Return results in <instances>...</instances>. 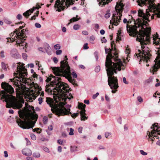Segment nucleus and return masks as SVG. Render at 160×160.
<instances>
[{
  "label": "nucleus",
  "mask_w": 160,
  "mask_h": 160,
  "mask_svg": "<svg viewBox=\"0 0 160 160\" xmlns=\"http://www.w3.org/2000/svg\"><path fill=\"white\" fill-rule=\"evenodd\" d=\"M138 5L142 6L146 5L148 6V9H146L145 13L143 10L139 9L138 11V15L139 18L136 20L135 23L139 27H141V30L139 32L137 31V27L136 25L129 26L127 18L123 20V22L127 23V30L130 36H137L136 40L138 41L141 44L142 51L138 50L136 55L137 58L147 63L149 60L150 54L149 48L144 45L148 44L150 41V34L151 28L146 27L147 20L150 16L151 19L160 18V4L157 5L154 3V0H137Z\"/></svg>",
  "instance_id": "nucleus-1"
},
{
  "label": "nucleus",
  "mask_w": 160,
  "mask_h": 160,
  "mask_svg": "<svg viewBox=\"0 0 160 160\" xmlns=\"http://www.w3.org/2000/svg\"><path fill=\"white\" fill-rule=\"evenodd\" d=\"M24 64L20 62L18 63L17 66V71L14 73V78L10 79V80L12 82L14 85L18 87L16 89L24 90L25 88H29L34 87L38 90H32L28 94V98L30 102H32L37 97L38 95L43 96L44 92L40 89L39 86L37 84L31 82L30 80L27 79L25 77L27 73V69L24 66Z\"/></svg>",
  "instance_id": "nucleus-2"
},
{
  "label": "nucleus",
  "mask_w": 160,
  "mask_h": 160,
  "mask_svg": "<svg viewBox=\"0 0 160 160\" xmlns=\"http://www.w3.org/2000/svg\"><path fill=\"white\" fill-rule=\"evenodd\" d=\"M61 78L56 77L51 75L47 78L46 80L47 82L51 81L50 83L47 84L45 91L48 93L54 95L56 102L60 101L59 104L62 102H65L67 98L69 99L72 98V95L67 96L70 88L68 85L60 81Z\"/></svg>",
  "instance_id": "nucleus-3"
},
{
  "label": "nucleus",
  "mask_w": 160,
  "mask_h": 160,
  "mask_svg": "<svg viewBox=\"0 0 160 160\" xmlns=\"http://www.w3.org/2000/svg\"><path fill=\"white\" fill-rule=\"evenodd\" d=\"M106 53L107 54L105 62L106 69L108 76V85L112 89V92L115 93L117 91V89L118 87V79L116 77L113 75L114 73H116L117 71H120L122 69L123 70L124 68H121L123 66L122 63L120 59L117 58L118 53L116 52H114V55L115 58H114L115 63L112 62L111 59L112 58V49H105Z\"/></svg>",
  "instance_id": "nucleus-4"
},
{
  "label": "nucleus",
  "mask_w": 160,
  "mask_h": 160,
  "mask_svg": "<svg viewBox=\"0 0 160 160\" xmlns=\"http://www.w3.org/2000/svg\"><path fill=\"white\" fill-rule=\"evenodd\" d=\"M25 105V107L23 109L18 111L19 117L23 121L19 119L16 120V122L21 128L28 129L32 128L34 126L38 115L33 113V107L28 105L27 103Z\"/></svg>",
  "instance_id": "nucleus-5"
},
{
  "label": "nucleus",
  "mask_w": 160,
  "mask_h": 160,
  "mask_svg": "<svg viewBox=\"0 0 160 160\" xmlns=\"http://www.w3.org/2000/svg\"><path fill=\"white\" fill-rule=\"evenodd\" d=\"M1 85L2 88L4 91L0 92V99L3 102H6V108H10L12 107L14 109H18L21 108L22 106V104L24 103V101L18 100L15 97L6 93L11 94L14 92L12 87L6 82H2Z\"/></svg>",
  "instance_id": "nucleus-6"
},
{
  "label": "nucleus",
  "mask_w": 160,
  "mask_h": 160,
  "mask_svg": "<svg viewBox=\"0 0 160 160\" xmlns=\"http://www.w3.org/2000/svg\"><path fill=\"white\" fill-rule=\"evenodd\" d=\"M46 102L51 108L52 111L55 112L58 116L66 115L70 114L71 117L73 118H76L78 115V113L72 114L70 112L71 106L68 105L66 106L67 109L64 107L65 102H62L60 104H55L53 100L50 98H46Z\"/></svg>",
  "instance_id": "nucleus-7"
},
{
  "label": "nucleus",
  "mask_w": 160,
  "mask_h": 160,
  "mask_svg": "<svg viewBox=\"0 0 160 160\" xmlns=\"http://www.w3.org/2000/svg\"><path fill=\"white\" fill-rule=\"evenodd\" d=\"M65 57L66 60L61 62V67H52V70L56 76L65 77L70 82L73 83L74 80L71 76L70 67L67 61L68 60L67 56Z\"/></svg>",
  "instance_id": "nucleus-8"
},
{
  "label": "nucleus",
  "mask_w": 160,
  "mask_h": 160,
  "mask_svg": "<svg viewBox=\"0 0 160 160\" xmlns=\"http://www.w3.org/2000/svg\"><path fill=\"white\" fill-rule=\"evenodd\" d=\"M19 29H16L13 32L10 34V39H9L10 41H15L17 44L20 47L21 49H24L27 46V43L24 41L26 38L25 34L26 30L23 29L19 31L18 30Z\"/></svg>",
  "instance_id": "nucleus-9"
},
{
  "label": "nucleus",
  "mask_w": 160,
  "mask_h": 160,
  "mask_svg": "<svg viewBox=\"0 0 160 160\" xmlns=\"http://www.w3.org/2000/svg\"><path fill=\"white\" fill-rule=\"evenodd\" d=\"M124 6V5L121 1H118L117 2L115 7L116 11L113 13L112 19L110 21V23L112 24L111 26H117L121 21L122 12ZM111 26H109V28H110Z\"/></svg>",
  "instance_id": "nucleus-10"
},
{
  "label": "nucleus",
  "mask_w": 160,
  "mask_h": 160,
  "mask_svg": "<svg viewBox=\"0 0 160 160\" xmlns=\"http://www.w3.org/2000/svg\"><path fill=\"white\" fill-rule=\"evenodd\" d=\"M158 135H160V127L158 126V123H155L153 124L147 132L145 138L148 141H151L152 142L151 144H152L154 139V137L159 139V137Z\"/></svg>",
  "instance_id": "nucleus-11"
},
{
  "label": "nucleus",
  "mask_w": 160,
  "mask_h": 160,
  "mask_svg": "<svg viewBox=\"0 0 160 160\" xmlns=\"http://www.w3.org/2000/svg\"><path fill=\"white\" fill-rule=\"evenodd\" d=\"M155 64L151 68L150 71L151 72L154 74V72H157L158 68H160V57L157 56L155 60Z\"/></svg>",
  "instance_id": "nucleus-12"
},
{
  "label": "nucleus",
  "mask_w": 160,
  "mask_h": 160,
  "mask_svg": "<svg viewBox=\"0 0 160 160\" xmlns=\"http://www.w3.org/2000/svg\"><path fill=\"white\" fill-rule=\"evenodd\" d=\"M41 7L40 4L39 3H37L36 5V7H33L32 9H29L23 13V15L26 18H28L29 16L30 13H32L33 11L36 9H39Z\"/></svg>",
  "instance_id": "nucleus-13"
},
{
  "label": "nucleus",
  "mask_w": 160,
  "mask_h": 160,
  "mask_svg": "<svg viewBox=\"0 0 160 160\" xmlns=\"http://www.w3.org/2000/svg\"><path fill=\"white\" fill-rule=\"evenodd\" d=\"M153 43L156 45H158L160 47V39L158 38V33L156 32L155 34L153 35Z\"/></svg>",
  "instance_id": "nucleus-14"
},
{
  "label": "nucleus",
  "mask_w": 160,
  "mask_h": 160,
  "mask_svg": "<svg viewBox=\"0 0 160 160\" xmlns=\"http://www.w3.org/2000/svg\"><path fill=\"white\" fill-rule=\"evenodd\" d=\"M22 152L23 155L26 156H31L32 154L31 150L28 148H25L22 149Z\"/></svg>",
  "instance_id": "nucleus-15"
},
{
  "label": "nucleus",
  "mask_w": 160,
  "mask_h": 160,
  "mask_svg": "<svg viewBox=\"0 0 160 160\" xmlns=\"http://www.w3.org/2000/svg\"><path fill=\"white\" fill-rule=\"evenodd\" d=\"M112 0H98L99 6H102L110 2Z\"/></svg>",
  "instance_id": "nucleus-16"
},
{
  "label": "nucleus",
  "mask_w": 160,
  "mask_h": 160,
  "mask_svg": "<svg viewBox=\"0 0 160 160\" xmlns=\"http://www.w3.org/2000/svg\"><path fill=\"white\" fill-rule=\"evenodd\" d=\"M85 111H80V113L81 118V120H85L87 119L88 117L85 115L86 113H85Z\"/></svg>",
  "instance_id": "nucleus-17"
},
{
  "label": "nucleus",
  "mask_w": 160,
  "mask_h": 160,
  "mask_svg": "<svg viewBox=\"0 0 160 160\" xmlns=\"http://www.w3.org/2000/svg\"><path fill=\"white\" fill-rule=\"evenodd\" d=\"M85 105L83 103H79L78 105V108L79 109H81L80 111H85Z\"/></svg>",
  "instance_id": "nucleus-18"
},
{
  "label": "nucleus",
  "mask_w": 160,
  "mask_h": 160,
  "mask_svg": "<svg viewBox=\"0 0 160 160\" xmlns=\"http://www.w3.org/2000/svg\"><path fill=\"white\" fill-rule=\"evenodd\" d=\"M44 48L45 50L47 52V53L49 55H51V53L49 51L51 48L48 44H46L44 45Z\"/></svg>",
  "instance_id": "nucleus-19"
},
{
  "label": "nucleus",
  "mask_w": 160,
  "mask_h": 160,
  "mask_svg": "<svg viewBox=\"0 0 160 160\" xmlns=\"http://www.w3.org/2000/svg\"><path fill=\"white\" fill-rule=\"evenodd\" d=\"M80 19V18L77 15L76 17H73L70 20V23L72 22L77 21Z\"/></svg>",
  "instance_id": "nucleus-20"
},
{
  "label": "nucleus",
  "mask_w": 160,
  "mask_h": 160,
  "mask_svg": "<svg viewBox=\"0 0 160 160\" xmlns=\"http://www.w3.org/2000/svg\"><path fill=\"white\" fill-rule=\"evenodd\" d=\"M110 16L111 14L110 13V10H108L107 11L104 15L105 18H108L110 17Z\"/></svg>",
  "instance_id": "nucleus-21"
},
{
  "label": "nucleus",
  "mask_w": 160,
  "mask_h": 160,
  "mask_svg": "<svg viewBox=\"0 0 160 160\" xmlns=\"http://www.w3.org/2000/svg\"><path fill=\"white\" fill-rule=\"evenodd\" d=\"M126 54H127V58L126 59L128 60V61H129L128 60V57L129 56V54L130 52V50L129 48H127L126 50L125 51Z\"/></svg>",
  "instance_id": "nucleus-22"
},
{
  "label": "nucleus",
  "mask_w": 160,
  "mask_h": 160,
  "mask_svg": "<svg viewBox=\"0 0 160 160\" xmlns=\"http://www.w3.org/2000/svg\"><path fill=\"white\" fill-rule=\"evenodd\" d=\"M33 156L35 158H38L40 157V154L38 152H35L33 153Z\"/></svg>",
  "instance_id": "nucleus-23"
},
{
  "label": "nucleus",
  "mask_w": 160,
  "mask_h": 160,
  "mask_svg": "<svg viewBox=\"0 0 160 160\" xmlns=\"http://www.w3.org/2000/svg\"><path fill=\"white\" fill-rule=\"evenodd\" d=\"M4 22L6 24H10L12 23V22L10 20L8 19H5Z\"/></svg>",
  "instance_id": "nucleus-24"
},
{
  "label": "nucleus",
  "mask_w": 160,
  "mask_h": 160,
  "mask_svg": "<svg viewBox=\"0 0 160 160\" xmlns=\"http://www.w3.org/2000/svg\"><path fill=\"white\" fill-rule=\"evenodd\" d=\"M127 18L128 21V23H131V22L132 19V16L129 15L128 17Z\"/></svg>",
  "instance_id": "nucleus-25"
},
{
  "label": "nucleus",
  "mask_w": 160,
  "mask_h": 160,
  "mask_svg": "<svg viewBox=\"0 0 160 160\" xmlns=\"http://www.w3.org/2000/svg\"><path fill=\"white\" fill-rule=\"evenodd\" d=\"M80 26L78 24H75L73 26V29L75 30H78L79 29Z\"/></svg>",
  "instance_id": "nucleus-26"
},
{
  "label": "nucleus",
  "mask_w": 160,
  "mask_h": 160,
  "mask_svg": "<svg viewBox=\"0 0 160 160\" xmlns=\"http://www.w3.org/2000/svg\"><path fill=\"white\" fill-rule=\"evenodd\" d=\"M70 132H69V135H72L74 134V130L72 128H70L69 129Z\"/></svg>",
  "instance_id": "nucleus-27"
},
{
  "label": "nucleus",
  "mask_w": 160,
  "mask_h": 160,
  "mask_svg": "<svg viewBox=\"0 0 160 160\" xmlns=\"http://www.w3.org/2000/svg\"><path fill=\"white\" fill-rule=\"evenodd\" d=\"M39 13V11H37V13L35 14L32 17L31 19L32 20L35 19L36 17L38 16Z\"/></svg>",
  "instance_id": "nucleus-28"
},
{
  "label": "nucleus",
  "mask_w": 160,
  "mask_h": 160,
  "mask_svg": "<svg viewBox=\"0 0 160 160\" xmlns=\"http://www.w3.org/2000/svg\"><path fill=\"white\" fill-rule=\"evenodd\" d=\"M77 147L76 146H71V152H74L77 150Z\"/></svg>",
  "instance_id": "nucleus-29"
},
{
  "label": "nucleus",
  "mask_w": 160,
  "mask_h": 160,
  "mask_svg": "<svg viewBox=\"0 0 160 160\" xmlns=\"http://www.w3.org/2000/svg\"><path fill=\"white\" fill-rule=\"evenodd\" d=\"M140 152L141 154L143 156H146L148 154V153L147 152H144L143 150H140Z\"/></svg>",
  "instance_id": "nucleus-30"
},
{
  "label": "nucleus",
  "mask_w": 160,
  "mask_h": 160,
  "mask_svg": "<svg viewBox=\"0 0 160 160\" xmlns=\"http://www.w3.org/2000/svg\"><path fill=\"white\" fill-rule=\"evenodd\" d=\"M111 133L110 132H106L105 133V136L106 138H108V137L111 135Z\"/></svg>",
  "instance_id": "nucleus-31"
},
{
  "label": "nucleus",
  "mask_w": 160,
  "mask_h": 160,
  "mask_svg": "<svg viewBox=\"0 0 160 160\" xmlns=\"http://www.w3.org/2000/svg\"><path fill=\"white\" fill-rule=\"evenodd\" d=\"M95 39V37L93 36H91L90 38V42L92 43L93 41Z\"/></svg>",
  "instance_id": "nucleus-32"
},
{
  "label": "nucleus",
  "mask_w": 160,
  "mask_h": 160,
  "mask_svg": "<svg viewBox=\"0 0 160 160\" xmlns=\"http://www.w3.org/2000/svg\"><path fill=\"white\" fill-rule=\"evenodd\" d=\"M43 150L47 152H49V149L46 147H44L42 148Z\"/></svg>",
  "instance_id": "nucleus-33"
},
{
  "label": "nucleus",
  "mask_w": 160,
  "mask_h": 160,
  "mask_svg": "<svg viewBox=\"0 0 160 160\" xmlns=\"http://www.w3.org/2000/svg\"><path fill=\"white\" fill-rule=\"evenodd\" d=\"M16 18L19 20H21L22 18V16L20 14H18L16 17Z\"/></svg>",
  "instance_id": "nucleus-34"
},
{
  "label": "nucleus",
  "mask_w": 160,
  "mask_h": 160,
  "mask_svg": "<svg viewBox=\"0 0 160 160\" xmlns=\"http://www.w3.org/2000/svg\"><path fill=\"white\" fill-rule=\"evenodd\" d=\"M38 103L39 104H41L42 102V97H40L38 99Z\"/></svg>",
  "instance_id": "nucleus-35"
},
{
  "label": "nucleus",
  "mask_w": 160,
  "mask_h": 160,
  "mask_svg": "<svg viewBox=\"0 0 160 160\" xmlns=\"http://www.w3.org/2000/svg\"><path fill=\"white\" fill-rule=\"evenodd\" d=\"M60 46L59 44H57L54 45V47L55 49H59L60 48Z\"/></svg>",
  "instance_id": "nucleus-36"
},
{
  "label": "nucleus",
  "mask_w": 160,
  "mask_h": 160,
  "mask_svg": "<svg viewBox=\"0 0 160 160\" xmlns=\"http://www.w3.org/2000/svg\"><path fill=\"white\" fill-rule=\"evenodd\" d=\"M83 48L84 49H87L89 48V47L88 46V43H86L84 45Z\"/></svg>",
  "instance_id": "nucleus-37"
},
{
  "label": "nucleus",
  "mask_w": 160,
  "mask_h": 160,
  "mask_svg": "<svg viewBox=\"0 0 160 160\" xmlns=\"http://www.w3.org/2000/svg\"><path fill=\"white\" fill-rule=\"evenodd\" d=\"M100 70V67L99 66H97L95 68V71L96 72H99Z\"/></svg>",
  "instance_id": "nucleus-38"
},
{
  "label": "nucleus",
  "mask_w": 160,
  "mask_h": 160,
  "mask_svg": "<svg viewBox=\"0 0 160 160\" xmlns=\"http://www.w3.org/2000/svg\"><path fill=\"white\" fill-rule=\"evenodd\" d=\"M33 131L34 132L36 131L37 133H40L41 131L39 128H37L33 129Z\"/></svg>",
  "instance_id": "nucleus-39"
},
{
  "label": "nucleus",
  "mask_w": 160,
  "mask_h": 160,
  "mask_svg": "<svg viewBox=\"0 0 160 160\" xmlns=\"http://www.w3.org/2000/svg\"><path fill=\"white\" fill-rule=\"evenodd\" d=\"M99 93L98 92H97L95 94L93 95L92 98L93 99H95L99 95Z\"/></svg>",
  "instance_id": "nucleus-40"
},
{
  "label": "nucleus",
  "mask_w": 160,
  "mask_h": 160,
  "mask_svg": "<svg viewBox=\"0 0 160 160\" xmlns=\"http://www.w3.org/2000/svg\"><path fill=\"white\" fill-rule=\"evenodd\" d=\"M98 148L99 150H104L105 149V147L102 145H99Z\"/></svg>",
  "instance_id": "nucleus-41"
},
{
  "label": "nucleus",
  "mask_w": 160,
  "mask_h": 160,
  "mask_svg": "<svg viewBox=\"0 0 160 160\" xmlns=\"http://www.w3.org/2000/svg\"><path fill=\"white\" fill-rule=\"evenodd\" d=\"M31 139L33 140H35L36 139L35 135L34 134H31Z\"/></svg>",
  "instance_id": "nucleus-42"
},
{
  "label": "nucleus",
  "mask_w": 160,
  "mask_h": 160,
  "mask_svg": "<svg viewBox=\"0 0 160 160\" xmlns=\"http://www.w3.org/2000/svg\"><path fill=\"white\" fill-rule=\"evenodd\" d=\"M137 99L140 102H142L143 101L142 99L140 97H138Z\"/></svg>",
  "instance_id": "nucleus-43"
},
{
  "label": "nucleus",
  "mask_w": 160,
  "mask_h": 160,
  "mask_svg": "<svg viewBox=\"0 0 160 160\" xmlns=\"http://www.w3.org/2000/svg\"><path fill=\"white\" fill-rule=\"evenodd\" d=\"M123 83L126 84H128V82L127 81L125 77L123 78Z\"/></svg>",
  "instance_id": "nucleus-44"
},
{
  "label": "nucleus",
  "mask_w": 160,
  "mask_h": 160,
  "mask_svg": "<svg viewBox=\"0 0 160 160\" xmlns=\"http://www.w3.org/2000/svg\"><path fill=\"white\" fill-rule=\"evenodd\" d=\"M72 76L73 78H76L77 77V75L76 72H73L72 73Z\"/></svg>",
  "instance_id": "nucleus-45"
},
{
  "label": "nucleus",
  "mask_w": 160,
  "mask_h": 160,
  "mask_svg": "<svg viewBox=\"0 0 160 160\" xmlns=\"http://www.w3.org/2000/svg\"><path fill=\"white\" fill-rule=\"evenodd\" d=\"M35 26L37 28H40L41 27V25L39 23H36L35 24Z\"/></svg>",
  "instance_id": "nucleus-46"
},
{
  "label": "nucleus",
  "mask_w": 160,
  "mask_h": 160,
  "mask_svg": "<svg viewBox=\"0 0 160 160\" xmlns=\"http://www.w3.org/2000/svg\"><path fill=\"white\" fill-rule=\"evenodd\" d=\"M58 142L60 144V145H62L63 143V140H61V139H59L58 140Z\"/></svg>",
  "instance_id": "nucleus-47"
},
{
  "label": "nucleus",
  "mask_w": 160,
  "mask_h": 160,
  "mask_svg": "<svg viewBox=\"0 0 160 160\" xmlns=\"http://www.w3.org/2000/svg\"><path fill=\"white\" fill-rule=\"evenodd\" d=\"M94 55L95 57V58L96 59V60H98V53L97 52H95L94 53Z\"/></svg>",
  "instance_id": "nucleus-48"
},
{
  "label": "nucleus",
  "mask_w": 160,
  "mask_h": 160,
  "mask_svg": "<svg viewBox=\"0 0 160 160\" xmlns=\"http://www.w3.org/2000/svg\"><path fill=\"white\" fill-rule=\"evenodd\" d=\"M82 127H80L78 129V131L79 133H82Z\"/></svg>",
  "instance_id": "nucleus-49"
},
{
  "label": "nucleus",
  "mask_w": 160,
  "mask_h": 160,
  "mask_svg": "<svg viewBox=\"0 0 160 160\" xmlns=\"http://www.w3.org/2000/svg\"><path fill=\"white\" fill-rule=\"evenodd\" d=\"M48 119L47 118L44 117L43 118V122L44 124H46L47 122Z\"/></svg>",
  "instance_id": "nucleus-50"
},
{
  "label": "nucleus",
  "mask_w": 160,
  "mask_h": 160,
  "mask_svg": "<svg viewBox=\"0 0 160 160\" xmlns=\"http://www.w3.org/2000/svg\"><path fill=\"white\" fill-rule=\"evenodd\" d=\"M62 51L61 50H57L56 52V54L57 55H59L61 53Z\"/></svg>",
  "instance_id": "nucleus-51"
},
{
  "label": "nucleus",
  "mask_w": 160,
  "mask_h": 160,
  "mask_svg": "<svg viewBox=\"0 0 160 160\" xmlns=\"http://www.w3.org/2000/svg\"><path fill=\"white\" fill-rule=\"evenodd\" d=\"M32 76L33 78H36L37 79V78H38V76L37 74H36L35 73H34L33 74Z\"/></svg>",
  "instance_id": "nucleus-52"
},
{
  "label": "nucleus",
  "mask_w": 160,
  "mask_h": 160,
  "mask_svg": "<svg viewBox=\"0 0 160 160\" xmlns=\"http://www.w3.org/2000/svg\"><path fill=\"white\" fill-rule=\"evenodd\" d=\"M23 58L24 59H26L27 58V55L26 53H23L22 54Z\"/></svg>",
  "instance_id": "nucleus-53"
},
{
  "label": "nucleus",
  "mask_w": 160,
  "mask_h": 160,
  "mask_svg": "<svg viewBox=\"0 0 160 160\" xmlns=\"http://www.w3.org/2000/svg\"><path fill=\"white\" fill-rule=\"evenodd\" d=\"M62 150V148L61 146H59L58 147V151L59 152H61Z\"/></svg>",
  "instance_id": "nucleus-54"
},
{
  "label": "nucleus",
  "mask_w": 160,
  "mask_h": 160,
  "mask_svg": "<svg viewBox=\"0 0 160 160\" xmlns=\"http://www.w3.org/2000/svg\"><path fill=\"white\" fill-rule=\"evenodd\" d=\"M101 41L102 43H105L106 42L107 40L105 39V38L104 37L102 38Z\"/></svg>",
  "instance_id": "nucleus-55"
},
{
  "label": "nucleus",
  "mask_w": 160,
  "mask_h": 160,
  "mask_svg": "<svg viewBox=\"0 0 160 160\" xmlns=\"http://www.w3.org/2000/svg\"><path fill=\"white\" fill-rule=\"evenodd\" d=\"M36 65H38V69H40V67H41V65H39V62L38 61L36 62Z\"/></svg>",
  "instance_id": "nucleus-56"
},
{
  "label": "nucleus",
  "mask_w": 160,
  "mask_h": 160,
  "mask_svg": "<svg viewBox=\"0 0 160 160\" xmlns=\"http://www.w3.org/2000/svg\"><path fill=\"white\" fill-rule=\"evenodd\" d=\"M82 34L85 35H87L88 34V32L86 31H83L82 32Z\"/></svg>",
  "instance_id": "nucleus-57"
},
{
  "label": "nucleus",
  "mask_w": 160,
  "mask_h": 160,
  "mask_svg": "<svg viewBox=\"0 0 160 160\" xmlns=\"http://www.w3.org/2000/svg\"><path fill=\"white\" fill-rule=\"evenodd\" d=\"M17 52V50L16 49H13L11 51V53L12 55H14V53H13V52H15V54H16V52Z\"/></svg>",
  "instance_id": "nucleus-58"
},
{
  "label": "nucleus",
  "mask_w": 160,
  "mask_h": 160,
  "mask_svg": "<svg viewBox=\"0 0 160 160\" xmlns=\"http://www.w3.org/2000/svg\"><path fill=\"white\" fill-rule=\"evenodd\" d=\"M25 139L27 141V145H29L30 144V141L27 138H25Z\"/></svg>",
  "instance_id": "nucleus-59"
},
{
  "label": "nucleus",
  "mask_w": 160,
  "mask_h": 160,
  "mask_svg": "<svg viewBox=\"0 0 160 160\" xmlns=\"http://www.w3.org/2000/svg\"><path fill=\"white\" fill-rule=\"evenodd\" d=\"M53 60L55 63H57L58 62V60L57 58L54 57L53 58Z\"/></svg>",
  "instance_id": "nucleus-60"
},
{
  "label": "nucleus",
  "mask_w": 160,
  "mask_h": 160,
  "mask_svg": "<svg viewBox=\"0 0 160 160\" xmlns=\"http://www.w3.org/2000/svg\"><path fill=\"white\" fill-rule=\"evenodd\" d=\"M4 156L6 158L8 157V152L6 151H5L4 152Z\"/></svg>",
  "instance_id": "nucleus-61"
},
{
  "label": "nucleus",
  "mask_w": 160,
  "mask_h": 160,
  "mask_svg": "<svg viewBox=\"0 0 160 160\" xmlns=\"http://www.w3.org/2000/svg\"><path fill=\"white\" fill-rule=\"evenodd\" d=\"M52 126L50 125L48 127V130L51 131L52 130Z\"/></svg>",
  "instance_id": "nucleus-62"
},
{
  "label": "nucleus",
  "mask_w": 160,
  "mask_h": 160,
  "mask_svg": "<svg viewBox=\"0 0 160 160\" xmlns=\"http://www.w3.org/2000/svg\"><path fill=\"white\" fill-rule=\"evenodd\" d=\"M105 31L104 30L102 29L100 31V33L102 35H103L105 33Z\"/></svg>",
  "instance_id": "nucleus-63"
},
{
  "label": "nucleus",
  "mask_w": 160,
  "mask_h": 160,
  "mask_svg": "<svg viewBox=\"0 0 160 160\" xmlns=\"http://www.w3.org/2000/svg\"><path fill=\"white\" fill-rule=\"evenodd\" d=\"M28 66L31 68H33L34 65L33 63H30L28 64Z\"/></svg>",
  "instance_id": "nucleus-64"
}]
</instances>
